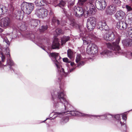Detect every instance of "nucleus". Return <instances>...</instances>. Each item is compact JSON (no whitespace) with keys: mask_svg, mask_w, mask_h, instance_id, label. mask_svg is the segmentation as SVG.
<instances>
[{"mask_svg":"<svg viewBox=\"0 0 132 132\" xmlns=\"http://www.w3.org/2000/svg\"><path fill=\"white\" fill-rule=\"evenodd\" d=\"M65 94H64V91L63 90L59 92L57 94L58 97L61 103H63L64 104V106L65 112H55L54 115H56V116L59 117H62L63 114L68 112L70 110L69 108H71V106L69 102L67 101L64 96Z\"/></svg>","mask_w":132,"mask_h":132,"instance_id":"obj_1","label":"nucleus"},{"mask_svg":"<svg viewBox=\"0 0 132 132\" xmlns=\"http://www.w3.org/2000/svg\"><path fill=\"white\" fill-rule=\"evenodd\" d=\"M50 56L52 57L53 60L56 65L59 74L65 76L68 71H64V69L61 66L60 63V57L59 53L56 52L51 53Z\"/></svg>","mask_w":132,"mask_h":132,"instance_id":"obj_2","label":"nucleus"},{"mask_svg":"<svg viewBox=\"0 0 132 132\" xmlns=\"http://www.w3.org/2000/svg\"><path fill=\"white\" fill-rule=\"evenodd\" d=\"M94 0H89V2L87 3L84 6L85 12L87 13V15L90 14H94L95 13V10L93 3Z\"/></svg>","mask_w":132,"mask_h":132,"instance_id":"obj_3","label":"nucleus"},{"mask_svg":"<svg viewBox=\"0 0 132 132\" xmlns=\"http://www.w3.org/2000/svg\"><path fill=\"white\" fill-rule=\"evenodd\" d=\"M33 4L32 3H29L24 2L21 5V9L23 11L27 14L31 12L34 9Z\"/></svg>","mask_w":132,"mask_h":132,"instance_id":"obj_4","label":"nucleus"},{"mask_svg":"<svg viewBox=\"0 0 132 132\" xmlns=\"http://www.w3.org/2000/svg\"><path fill=\"white\" fill-rule=\"evenodd\" d=\"M120 39V37H119L116 40V42H113L112 44L109 43L108 45V46L115 51L116 53H121L120 47L119 45Z\"/></svg>","mask_w":132,"mask_h":132,"instance_id":"obj_5","label":"nucleus"},{"mask_svg":"<svg viewBox=\"0 0 132 132\" xmlns=\"http://www.w3.org/2000/svg\"><path fill=\"white\" fill-rule=\"evenodd\" d=\"M48 13L47 10L44 7L37 9L36 12V14L37 16L41 18H43L46 17Z\"/></svg>","mask_w":132,"mask_h":132,"instance_id":"obj_6","label":"nucleus"},{"mask_svg":"<svg viewBox=\"0 0 132 132\" xmlns=\"http://www.w3.org/2000/svg\"><path fill=\"white\" fill-rule=\"evenodd\" d=\"M96 19L94 17L88 18L87 23V27L90 30H93L95 27L96 23Z\"/></svg>","mask_w":132,"mask_h":132,"instance_id":"obj_7","label":"nucleus"},{"mask_svg":"<svg viewBox=\"0 0 132 132\" xmlns=\"http://www.w3.org/2000/svg\"><path fill=\"white\" fill-rule=\"evenodd\" d=\"M98 52L97 47L94 44H90L88 46L86 50L87 53L89 55L94 54Z\"/></svg>","mask_w":132,"mask_h":132,"instance_id":"obj_8","label":"nucleus"},{"mask_svg":"<svg viewBox=\"0 0 132 132\" xmlns=\"http://www.w3.org/2000/svg\"><path fill=\"white\" fill-rule=\"evenodd\" d=\"M95 5L97 9L102 10L106 7L107 3L105 0H97L96 1Z\"/></svg>","mask_w":132,"mask_h":132,"instance_id":"obj_9","label":"nucleus"},{"mask_svg":"<svg viewBox=\"0 0 132 132\" xmlns=\"http://www.w3.org/2000/svg\"><path fill=\"white\" fill-rule=\"evenodd\" d=\"M84 7L83 10L82 7L79 6H75L73 8L74 11V13L76 16L77 17H81L82 16V14L84 13L87 14L86 12H85V11Z\"/></svg>","mask_w":132,"mask_h":132,"instance_id":"obj_10","label":"nucleus"},{"mask_svg":"<svg viewBox=\"0 0 132 132\" xmlns=\"http://www.w3.org/2000/svg\"><path fill=\"white\" fill-rule=\"evenodd\" d=\"M103 38L106 40L112 41L115 39V36L113 32L110 30L104 35Z\"/></svg>","mask_w":132,"mask_h":132,"instance_id":"obj_11","label":"nucleus"},{"mask_svg":"<svg viewBox=\"0 0 132 132\" xmlns=\"http://www.w3.org/2000/svg\"><path fill=\"white\" fill-rule=\"evenodd\" d=\"M10 21V18L7 17L3 18L0 21V26L6 28L9 26Z\"/></svg>","mask_w":132,"mask_h":132,"instance_id":"obj_12","label":"nucleus"},{"mask_svg":"<svg viewBox=\"0 0 132 132\" xmlns=\"http://www.w3.org/2000/svg\"><path fill=\"white\" fill-rule=\"evenodd\" d=\"M114 118L117 120L118 123L120 124L121 126L124 125L125 124L126 119V116L125 114H124L122 115V119L121 120L120 119V118L119 115H116L114 117Z\"/></svg>","mask_w":132,"mask_h":132,"instance_id":"obj_13","label":"nucleus"},{"mask_svg":"<svg viewBox=\"0 0 132 132\" xmlns=\"http://www.w3.org/2000/svg\"><path fill=\"white\" fill-rule=\"evenodd\" d=\"M116 10V6L114 5H112L108 7L106 12L107 14L111 15L115 13Z\"/></svg>","mask_w":132,"mask_h":132,"instance_id":"obj_14","label":"nucleus"},{"mask_svg":"<svg viewBox=\"0 0 132 132\" xmlns=\"http://www.w3.org/2000/svg\"><path fill=\"white\" fill-rule=\"evenodd\" d=\"M125 13L122 11H117L115 15L116 18L119 20L123 19L125 18Z\"/></svg>","mask_w":132,"mask_h":132,"instance_id":"obj_15","label":"nucleus"},{"mask_svg":"<svg viewBox=\"0 0 132 132\" xmlns=\"http://www.w3.org/2000/svg\"><path fill=\"white\" fill-rule=\"evenodd\" d=\"M98 28L101 30H107L108 27L104 21H100L98 23Z\"/></svg>","mask_w":132,"mask_h":132,"instance_id":"obj_16","label":"nucleus"},{"mask_svg":"<svg viewBox=\"0 0 132 132\" xmlns=\"http://www.w3.org/2000/svg\"><path fill=\"white\" fill-rule=\"evenodd\" d=\"M35 3L37 6L44 5L48 6L47 5V2L45 0H36Z\"/></svg>","mask_w":132,"mask_h":132,"instance_id":"obj_17","label":"nucleus"},{"mask_svg":"<svg viewBox=\"0 0 132 132\" xmlns=\"http://www.w3.org/2000/svg\"><path fill=\"white\" fill-rule=\"evenodd\" d=\"M127 24L124 22L121 21L119 22L117 24V28L121 30L125 29L126 28Z\"/></svg>","mask_w":132,"mask_h":132,"instance_id":"obj_18","label":"nucleus"},{"mask_svg":"<svg viewBox=\"0 0 132 132\" xmlns=\"http://www.w3.org/2000/svg\"><path fill=\"white\" fill-rule=\"evenodd\" d=\"M13 16L18 20H22L23 19L22 15L20 11H16L14 15Z\"/></svg>","mask_w":132,"mask_h":132,"instance_id":"obj_19","label":"nucleus"},{"mask_svg":"<svg viewBox=\"0 0 132 132\" xmlns=\"http://www.w3.org/2000/svg\"><path fill=\"white\" fill-rule=\"evenodd\" d=\"M59 45L60 44L59 43L58 39L56 38H55L52 45V49L58 48H59Z\"/></svg>","mask_w":132,"mask_h":132,"instance_id":"obj_20","label":"nucleus"},{"mask_svg":"<svg viewBox=\"0 0 132 132\" xmlns=\"http://www.w3.org/2000/svg\"><path fill=\"white\" fill-rule=\"evenodd\" d=\"M70 113L72 116H88L89 115L87 114L82 113L76 111H72L70 112Z\"/></svg>","mask_w":132,"mask_h":132,"instance_id":"obj_21","label":"nucleus"},{"mask_svg":"<svg viewBox=\"0 0 132 132\" xmlns=\"http://www.w3.org/2000/svg\"><path fill=\"white\" fill-rule=\"evenodd\" d=\"M6 54L7 55V57H8L7 63L9 65H12L13 64V63L12 61L10 58V55L9 54V50L8 48H7L6 49Z\"/></svg>","mask_w":132,"mask_h":132,"instance_id":"obj_22","label":"nucleus"},{"mask_svg":"<svg viewBox=\"0 0 132 132\" xmlns=\"http://www.w3.org/2000/svg\"><path fill=\"white\" fill-rule=\"evenodd\" d=\"M91 38L88 36L84 37L82 38L83 43L85 45L87 44L90 43L91 42Z\"/></svg>","mask_w":132,"mask_h":132,"instance_id":"obj_23","label":"nucleus"},{"mask_svg":"<svg viewBox=\"0 0 132 132\" xmlns=\"http://www.w3.org/2000/svg\"><path fill=\"white\" fill-rule=\"evenodd\" d=\"M111 53L110 51L107 50H105L101 52V54L102 57H103V56H104V57H106L108 56H109Z\"/></svg>","mask_w":132,"mask_h":132,"instance_id":"obj_24","label":"nucleus"},{"mask_svg":"<svg viewBox=\"0 0 132 132\" xmlns=\"http://www.w3.org/2000/svg\"><path fill=\"white\" fill-rule=\"evenodd\" d=\"M69 36H64L61 39V43L62 45L64 44L65 43L68 41L70 39Z\"/></svg>","mask_w":132,"mask_h":132,"instance_id":"obj_25","label":"nucleus"},{"mask_svg":"<svg viewBox=\"0 0 132 132\" xmlns=\"http://www.w3.org/2000/svg\"><path fill=\"white\" fill-rule=\"evenodd\" d=\"M127 17L128 18V23L131 25L132 24V14L129 13L127 15Z\"/></svg>","mask_w":132,"mask_h":132,"instance_id":"obj_26","label":"nucleus"},{"mask_svg":"<svg viewBox=\"0 0 132 132\" xmlns=\"http://www.w3.org/2000/svg\"><path fill=\"white\" fill-rule=\"evenodd\" d=\"M130 39H123L122 41L123 45L125 46H129Z\"/></svg>","mask_w":132,"mask_h":132,"instance_id":"obj_27","label":"nucleus"},{"mask_svg":"<svg viewBox=\"0 0 132 132\" xmlns=\"http://www.w3.org/2000/svg\"><path fill=\"white\" fill-rule=\"evenodd\" d=\"M82 59L83 58L82 57L81 55L80 54H78L76 57V62L77 63L80 61H81Z\"/></svg>","mask_w":132,"mask_h":132,"instance_id":"obj_28","label":"nucleus"},{"mask_svg":"<svg viewBox=\"0 0 132 132\" xmlns=\"http://www.w3.org/2000/svg\"><path fill=\"white\" fill-rule=\"evenodd\" d=\"M68 57L70 59H71L73 56V52L71 50L69 49L67 51Z\"/></svg>","mask_w":132,"mask_h":132,"instance_id":"obj_29","label":"nucleus"},{"mask_svg":"<svg viewBox=\"0 0 132 132\" xmlns=\"http://www.w3.org/2000/svg\"><path fill=\"white\" fill-rule=\"evenodd\" d=\"M38 22L37 20H32L31 21V25L34 27H36L38 25Z\"/></svg>","mask_w":132,"mask_h":132,"instance_id":"obj_30","label":"nucleus"},{"mask_svg":"<svg viewBox=\"0 0 132 132\" xmlns=\"http://www.w3.org/2000/svg\"><path fill=\"white\" fill-rule=\"evenodd\" d=\"M127 31L129 37L132 38V27H130L128 28Z\"/></svg>","mask_w":132,"mask_h":132,"instance_id":"obj_31","label":"nucleus"},{"mask_svg":"<svg viewBox=\"0 0 132 132\" xmlns=\"http://www.w3.org/2000/svg\"><path fill=\"white\" fill-rule=\"evenodd\" d=\"M69 118L68 117L64 118H62L61 121V123L62 124H63L69 121Z\"/></svg>","mask_w":132,"mask_h":132,"instance_id":"obj_32","label":"nucleus"},{"mask_svg":"<svg viewBox=\"0 0 132 132\" xmlns=\"http://www.w3.org/2000/svg\"><path fill=\"white\" fill-rule=\"evenodd\" d=\"M47 28V26H42L40 28V31L42 32H43L45 30H46Z\"/></svg>","mask_w":132,"mask_h":132,"instance_id":"obj_33","label":"nucleus"},{"mask_svg":"<svg viewBox=\"0 0 132 132\" xmlns=\"http://www.w3.org/2000/svg\"><path fill=\"white\" fill-rule=\"evenodd\" d=\"M52 21L54 23H57V24H59L60 21L59 20L57 19L55 17H54L53 18Z\"/></svg>","mask_w":132,"mask_h":132,"instance_id":"obj_34","label":"nucleus"},{"mask_svg":"<svg viewBox=\"0 0 132 132\" xmlns=\"http://www.w3.org/2000/svg\"><path fill=\"white\" fill-rule=\"evenodd\" d=\"M87 0H78V4L80 5H82Z\"/></svg>","mask_w":132,"mask_h":132,"instance_id":"obj_35","label":"nucleus"},{"mask_svg":"<svg viewBox=\"0 0 132 132\" xmlns=\"http://www.w3.org/2000/svg\"><path fill=\"white\" fill-rule=\"evenodd\" d=\"M73 5L74 4L73 2H71L70 3H69V4L68 5V8L71 10L73 8Z\"/></svg>","mask_w":132,"mask_h":132,"instance_id":"obj_36","label":"nucleus"},{"mask_svg":"<svg viewBox=\"0 0 132 132\" xmlns=\"http://www.w3.org/2000/svg\"><path fill=\"white\" fill-rule=\"evenodd\" d=\"M66 4L63 1H61L59 4V6L60 7L64 6Z\"/></svg>","mask_w":132,"mask_h":132,"instance_id":"obj_37","label":"nucleus"},{"mask_svg":"<svg viewBox=\"0 0 132 132\" xmlns=\"http://www.w3.org/2000/svg\"><path fill=\"white\" fill-rule=\"evenodd\" d=\"M126 8L128 12H130L132 10V8L130 6L128 5H126Z\"/></svg>","mask_w":132,"mask_h":132,"instance_id":"obj_38","label":"nucleus"},{"mask_svg":"<svg viewBox=\"0 0 132 132\" xmlns=\"http://www.w3.org/2000/svg\"><path fill=\"white\" fill-rule=\"evenodd\" d=\"M126 57L129 59L131 58L132 57V52H128L126 54Z\"/></svg>","mask_w":132,"mask_h":132,"instance_id":"obj_39","label":"nucleus"},{"mask_svg":"<svg viewBox=\"0 0 132 132\" xmlns=\"http://www.w3.org/2000/svg\"><path fill=\"white\" fill-rule=\"evenodd\" d=\"M56 32L57 34H59L63 33L62 31L60 29H57L56 30Z\"/></svg>","mask_w":132,"mask_h":132,"instance_id":"obj_40","label":"nucleus"},{"mask_svg":"<svg viewBox=\"0 0 132 132\" xmlns=\"http://www.w3.org/2000/svg\"><path fill=\"white\" fill-rule=\"evenodd\" d=\"M3 41L5 42L7 44L9 45L10 44V42L9 41L7 37H5L3 39Z\"/></svg>","mask_w":132,"mask_h":132,"instance_id":"obj_41","label":"nucleus"},{"mask_svg":"<svg viewBox=\"0 0 132 132\" xmlns=\"http://www.w3.org/2000/svg\"><path fill=\"white\" fill-rule=\"evenodd\" d=\"M97 117H100V118L102 119H104L106 118V116L105 115H102L101 116H96Z\"/></svg>","mask_w":132,"mask_h":132,"instance_id":"obj_42","label":"nucleus"},{"mask_svg":"<svg viewBox=\"0 0 132 132\" xmlns=\"http://www.w3.org/2000/svg\"><path fill=\"white\" fill-rule=\"evenodd\" d=\"M63 61L64 62L66 63L69 62V61H68V59L67 58L65 57L63 59Z\"/></svg>","mask_w":132,"mask_h":132,"instance_id":"obj_43","label":"nucleus"},{"mask_svg":"<svg viewBox=\"0 0 132 132\" xmlns=\"http://www.w3.org/2000/svg\"><path fill=\"white\" fill-rule=\"evenodd\" d=\"M84 62L83 61H80L78 64V66H81L84 64Z\"/></svg>","mask_w":132,"mask_h":132,"instance_id":"obj_44","label":"nucleus"},{"mask_svg":"<svg viewBox=\"0 0 132 132\" xmlns=\"http://www.w3.org/2000/svg\"><path fill=\"white\" fill-rule=\"evenodd\" d=\"M112 2L114 3L119 4L120 3L119 0H112Z\"/></svg>","mask_w":132,"mask_h":132,"instance_id":"obj_45","label":"nucleus"},{"mask_svg":"<svg viewBox=\"0 0 132 132\" xmlns=\"http://www.w3.org/2000/svg\"><path fill=\"white\" fill-rule=\"evenodd\" d=\"M129 46H132V39H130Z\"/></svg>","mask_w":132,"mask_h":132,"instance_id":"obj_46","label":"nucleus"},{"mask_svg":"<svg viewBox=\"0 0 132 132\" xmlns=\"http://www.w3.org/2000/svg\"><path fill=\"white\" fill-rule=\"evenodd\" d=\"M4 9V7H0V12L1 11L2 12V13L1 14H2L3 13V10Z\"/></svg>","mask_w":132,"mask_h":132,"instance_id":"obj_47","label":"nucleus"},{"mask_svg":"<svg viewBox=\"0 0 132 132\" xmlns=\"http://www.w3.org/2000/svg\"><path fill=\"white\" fill-rule=\"evenodd\" d=\"M71 65L73 67H76V66L74 64V63L73 62H71L70 63Z\"/></svg>","mask_w":132,"mask_h":132,"instance_id":"obj_48","label":"nucleus"},{"mask_svg":"<svg viewBox=\"0 0 132 132\" xmlns=\"http://www.w3.org/2000/svg\"><path fill=\"white\" fill-rule=\"evenodd\" d=\"M1 57L2 61H4V60L5 59V56L3 54H2Z\"/></svg>","mask_w":132,"mask_h":132,"instance_id":"obj_49","label":"nucleus"},{"mask_svg":"<svg viewBox=\"0 0 132 132\" xmlns=\"http://www.w3.org/2000/svg\"><path fill=\"white\" fill-rule=\"evenodd\" d=\"M54 106L56 108H57L58 106V103H54Z\"/></svg>","mask_w":132,"mask_h":132,"instance_id":"obj_50","label":"nucleus"},{"mask_svg":"<svg viewBox=\"0 0 132 132\" xmlns=\"http://www.w3.org/2000/svg\"><path fill=\"white\" fill-rule=\"evenodd\" d=\"M75 67H73V68H71V69H70V72H72V71L74 69H75Z\"/></svg>","mask_w":132,"mask_h":132,"instance_id":"obj_51","label":"nucleus"},{"mask_svg":"<svg viewBox=\"0 0 132 132\" xmlns=\"http://www.w3.org/2000/svg\"><path fill=\"white\" fill-rule=\"evenodd\" d=\"M50 0L51 1V2H52V3L54 2V3H57L56 1L57 0Z\"/></svg>","mask_w":132,"mask_h":132,"instance_id":"obj_52","label":"nucleus"},{"mask_svg":"<svg viewBox=\"0 0 132 132\" xmlns=\"http://www.w3.org/2000/svg\"><path fill=\"white\" fill-rule=\"evenodd\" d=\"M52 97L53 98H54V97H55V95H53L52 94Z\"/></svg>","mask_w":132,"mask_h":132,"instance_id":"obj_53","label":"nucleus"},{"mask_svg":"<svg viewBox=\"0 0 132 132\" xmlns=\"http://www.w3.org/2000/svg\"><path fill=\"white\" fill-rule=\"evenodd\" d=\"M3 31V29L0 28V32H1Z\"/></svg>","mask_w":132,"mask_h":132,"instance_id":"obj_54","label":"nucleus"},{"mask_svg":"<svg viewBox=\"0 0 132 132\" xmlns=\"http://www.w3.org/2000/svg\"><path fill=\"white\" fill-rule=\"evenodd\" d=\"M40 40H38V41H37V43H39L40 44Z\"/></svg>","mask_w":132,"mask_h":132,"instance_id":"obj_55","label":"nucleus"},{"mask_svg":"<svg viewBox=\"0 0 132 132\" xmlns=\"http://www.w3.org/2000/svg\"><path fill=\"white\" fill-rule=\"evenodd\" d=\"M52 11H50V15H51V14L52 15Z\"/></svg>","mask_w":132,"mask_h":132,"instance_id":"obj_56","label":"nucleus"},{"mask_svg":"<svg viewBox=\"0 0 132 132\" xmlns=\"http://www.w3.org/2000/svg\"><path fill=\"white\" fill-rule=\"evenodd\" d=\"M41 47L44 50H45V48H44L42 46H41Z\"/></svg>","mask_w":132,"mask_h":132,"instance_id":"obj_57","label":"nucleus"},{"mask_svg":"<svg viewBox=\"0 0 132 132\" xmlns=\"http://www.w3.org/2000/svg\"><path fill=\"white\" fill-rule=\"evenodd\" d=\"M110 116V115H108L106 116V117H108V116Z\"/></svg>","mask_w":132,"mask_h":132,"instance_id":"obj_58","label":"nucleus"},{"mask_svg":"<svg viewBox=\"0 0 132 132\" xmlns=\"http://www.w3.org/2000/svg\"><path fill=\"white\" fill-rule=\"evenodd\" d=\"M130 0L131 1V2H132V0Z\"/></svg>","mask_w":132,"mask_h":132,"instance_id":"obj_59","label":"nucleus"},{"mask_svg":"<svg viewBox=\"0 0 132 132\" xmlns=\"http://www.w3.org/2000/svg\"><path fill=\"white\" fill-rule=\"evenodd\" d=\"M111 116V117H112V116Z\"/></svg>","mask_w":132,"mask_h":132,"instance_id":"obj_60","label":"nucleus"}]
</instances>
